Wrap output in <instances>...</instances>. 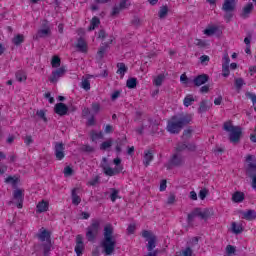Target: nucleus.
<instances>
[{
	"label": "nucleus",
	"mask_w": 256,
	"mask_h": 256,
	"mask_svg": "<svg viewBox=\"0 0 256 256\" xmlns=\"http://www.w3.org/2000/svg\"><path fill=\"white\" fill-rule=\"evenodd\" d=\"M237 1L238 0H224L222 4V11H224V19L226 23H231V19L235 15V11L237 10Z\"/></svg>",
	"instance_id": "0eeeda50"
},
{
	"label": "nucleus",
	"mask_w": 256,
	"mask_h": 256,
	"mask_svg": "<svg viewBox=\"0 0 256 256\" xmlns=\"http://www.w3.org/2000/svg\"><path fill=\"white\" fill-rule=\"evenodd\" d=\"M236 251L237 250H236L235 246H233V245H227L226 246V253H227V255H235Z\"/></svg>",
	"instance_id": "864d4df0"
},
{
	"label": "nucleus",
	"mask_w": 256,
	"mask_h": 256,
	"mask_svg": "<svg viewBox=\"0 0 256 256\" xmlns=\"http://www.w3.org/2000/svg\"><path fill=\"white\" fill-rule=\"evenodd\" d=\"M195 217H199L200 219L207 221V219L213 217V209L205 208L202 210L201 208H194V210L187 216V223H193V221H195Z\"/></svg>",
	"instance_id": "423d86ee"
},
{
	"label": "nucleus",
	"mask_w": 256,
	"mask_h": 256,
	"mask_svg": "<svg viewBox=\"0 0 256 256\" xmlns=\"http://www.w3.org/2000/svg\"><path fill=\"white\" fill-rule=\"evenodd\" d=\"M117 68V74L121 76V79H123V77H125V73L129 71V68L123 62L118 63Z\"/></svg>",
	"instance_id": "393cba45"
},
{
	"label": "nucleus",
	"mask_w": 256,
	"mask_h": 256,
	"mask_svg": "<svg viewBox=\"0 0 256 256\" xmlns=\"http://www.w3.org/2000/svg\"><path fill=\"white\" fill-rule=\"evenodd\" d=\"M211 103L207 100H202L200 102V106L198 108V113H207L211 109Z\"/></svg>",
	"instance_id": "5701e85b"
},
{
	"label": "nucleus",
	"mask_w": 256,
	"mask_h": 256,
	"mask_svg": "<svg viewBox=\"0 0 256 256\" xmlns=\"http://www.w3.org/2000/svg\"><path fill=\"white\" fill-rule=\"evenodd\" d=\"M192 83L195 87H201V85H205V83H209V75L200 74L192 79Z\"/></svg>",
	"instance_id": "dca6fc26"
},
{
	"label": "nucleus",
	"mask_w": 256,
	"mask_h": 256,
	"mask_svg": "<svg viewBox=\"0 0 256 256\" xmlns=\"http://www.w3.org/2000/svg\"><path fill=\"white\" fill-rule=\"evenodd\" d=\"M107 49H109V44L104 43L103 46H101L97 52L98 59H103L105 57V53L107 52Z\"/></svg>",
	"instance_id": "cd10ccee"
},
{
	"label": "nucleus",
	"mask_w": 256,
	"mask_h": 256,
	"mask_svg": "<svg viewBox=\"0 0 256 256\" xmlns=\"http://www.w3.org/2000/svg\"><path fill=\"white\" fill-rule=\"evenodd\" d=\"M110 199H111L112 203H115V201H117V199H119V190L113 188L112 193L110 195Z\"/></svg>",
	"instance_id": "c03bdc74"
},
{
	"label": "nucleus",
	"mask_w": 256,
	"mask_h": 256,
	"mask_svg": "<svg viewBox=\"0 0 256 256\" xmlns=\"http://www.w3.org/2000/svg\"><path fill=\"white\" fill-rule=\"evenodd\" d=\"M151 161H153V152H151V150H148L144 152L143 164L145 165V167H149V165H151Z\"/></svg>",
	"instance_id": "a878e982"
},
{
	"label": "nucleus",
	"mask_w": 256,
	"mask_h": 256,
	"mask_svg": "<svg viewBox=\"0 0 256 256\" xmlns=\"http://www.w3.org/2000/svg\"><path fill=\"white\" fill-rule=\"evenodd\" d=\"M144 131H145V125L143 124L135 129V132L137 133V135H143Z\"/></svg>",
	"instance_id": "774afa93"
},
{
	"label": "nucleus",
	"mask_w": 256,
	"mask_h": 256,
	"mask_svg": "<svg viewBox=\"0 0 256 256\" xmlns=\"http://www.w3.org/2000/svg\"><path fill=\"white\" fill-rule=\"evenodd\" d=\"M85 250V244L83 243V236L77 235L76 236V246H75V253L77 256L83 255V251Z\"/></svg>",
	"instance_id": "a211bd4d"
},
{
	"label": "nucleus",
	"mask_w": 256,
	"mask_h": 256,
	"mask_svg": "<svg viewBox=\"0 0 256 256\" xmlns=\"http://www.w3.org/2000/svg\"><path fill=\"white\" fill-rule=\"evenodd\" d=\"M81 151H83L84 153H93L95 151V148H93L89 144H85L81 147Z\"/></svg>",
	"instance_id": "49530a36"
},
{
	"label": "nucleus",
	"mask_w": 256,
	"mask_h": 256,
	"mask_svg": "<svg viewBox=\"0 0 256 256\" xmlns=\"http://www.w3.org/2000/svg\"><path fill=\"white\" fill-rule=\"evenodd\" d=\"M113 225L108 223L104 226L103 239L101 241V247L105 255H113L115 253V247H117V239L113 236Z\"/></svg>",
	"instance_id": "f03ea898"
},
{
	"label": "nucleus",
	"mask_w": 256,
	"mask_h": 256,
	"mask_svg": "<svg viewBox=\"0 0 256 256\" xmlns=\"http://www.w3.org/2000/svg\"><path fill=\"white\" fill-rule=\"evenodd\" d=\"M126 87H128V89H135L137 87V78H129L126 81Z\"/></svg>",
	"instance_id": "c9c22d12"
},
{
	"label": "nucleus",
	"mask_w": 256,
	"mask_h": 256,
	"mask_svg": "<svg viewBox=\"0 0 256 256\" xmlns=\"http://www.w3.org/2000/svg\"><path fill=\"white\" fill-rule=\"evenodd\" d=\"M64 175L66 177H71V175H73V168H71V166H66L64 168Z\"/></svg>",
	"instance_id": "13d9d810"
},
{
	"label": "nucleus",
	"mask_w": 256,
	"mask_h": 256,
	"mask_svg": "<svg viewBox=\"0 0 256 256\" xmlns=\"http://www.w3.org/2000/svg\"><path fill=\"white\" fill-rule=\"evenodd\" d=\"M24 143L27 146L31 145V143H33V136H31V135L25 136Z\"/></svg>",
	"instance_id": "e2e57ef3"
},
{
	"label": "nucleus",
	"mask_w": 256,
	"mask_h": 256,
	"mask_svg": "<svg viewBox=\"0 0 256 256\" xmlns=\"http://www.w3.org/2000/svg\"><path fill=\"white\" fill-rule=\"evenodd\" d=\"M120 95H121V91L120 90L114 91L112 93V95H111V100L112 101H116V99H119Z\"/></svg>",
	"instance_id": "680f3d73"
},
{
	"label": "nucleus",
	"mask_w": 256,
	"mask_h": 256,
	"mask_svg": "<svg viewBox=\"0 0 256 256\" xmlns=\"http://www.w3.org/2000/svg\"><path fill=\"white\" fill-rule=\"evenodd\" d=\"M234 85L236 91L239 93L241 89H243V85H245V80H243V78H235Z\"/></svg>",
	"instance_id": "7c9ffc66"
},
{
	"label": "nucleus",
	"mask_w": 256,
	"mask_h": 256,
	"mask_svg": "<svg viewBox=\"0 0 256 256\" xmlns=\"http://www.w3.org/2000/svg\"><path fill=\"white\" fill-rule=\"evenodd\" d=\"M195 101V98H193V95H187L185 98H184V107H190V105H193V102Z\"/></svg>",
	"instance_id": "4c0bfd02"
},
{
	"label": "nucleus",
	"mask_w": 256,
	"mask_h": 256,
	"mask_svg": "<svg viewBox=\"0 0 256 256\" xmlns=\"http://www.w3.org/2000/svg\"><path fill=\"white\" fill-rule=\"evenodd\" d=\"M246 97H248L249 99H251L253 105H255L256 103V95L251 93V92H247L246 93Z\"/></svg>",
	"instance_id": "338daca9"
},
{
	"label": "nucleus",
	"mask_w": 256,
	"mask_h": 256,
	"mask_svg": "<svg viewBox=\"0 0 256 256\" xmlns=\"http://www.w3.org/2000/svg\"><path fill=\"white\" fill-rule=\"evenodd\" d=\"M76 47L80 53H87V42H85V39H83L81 37L78 38Z\"/></svg>",
	"instance_id": "b1692460"
},
{
	"label": "nucleus",
	"mask_w": 256,
	"mask_h": 256,
	"mask_svg": "<svg viewBox=\"0 0 256 256\" xmlns=\"http://www.w3.org/2000/svg\"><path fill=\"white\" fill-rule=\"evenodd\" d=\"M90 139H91V141H93V142H95V141H97V140H99V139H103V132H95V131H92L91 133H90Z\"/></svg>",
	"instance_id": "e433bc0d"
},
{
	"label": "nucleus",
	"mask_w": 256,
	"mask_h": 256,
	"mask_svg": "<svg viewBox=\"0 0 256 256\" xmlns=\"http://www.w3.org/2000/svg\"><path fill=\"white\" fill-rule=\"evenodd\" d=\"M36 115L37 117H39V119H42L44 123H47V116L45 115V110H37Z\"/></svg>",
	"instance_id": "09e8293b"
},
{
	"label": "nucleus",
	"mask_w": 256,
	"mask_h": 256,
	"mask_svg": "<svg viewBox=\"0 0 256 256\" xmlns=\"http://www.w3.org/2000/svg\"><path fill=\"white\" fill-rule=\"evenodd\" d=\"M247 166L245 167V173L247 177H256V159L253 155H248L246 158Z\"/></svg>",
	"instance_id": "9d476101"
},
{
	"label": "nucleus",
	"mask_w": 256,
	"mask_h": 256,
	"mask_svg": "<svg viewBox=\"0 0 256 256\" xmlns=\"http://www.w3.org/2000/svg\"><path fill=\"white\" fill-rule=\"evenodd\" d=\"M114 165L116 167L113 169L109 166H102V169L108 177H113L115 175H119L123 171V165H121V158L117 157L113 160Z\"/></svg>",
	"instance_id": "1a4fd4ad"
},
{
	"label": "nucleus",
	"mask_w": 256,
	"mask_h": 256,
	"mask_svg": "<svg viewBox=\"0 0 256 256\" xmlns=\"http://www.w3.org/2000/svg\"><path fill=\"white\" fill-rule=\"evenodd\" d=\"M215 33H217L216 27H211L204 30V35H207L208 37H211V35H215Z\"/></svg>",
	"instance_id": "8fccbe9b"
},
{
	"label": "nucleus",
	"mask_w": 256,
	"mask_h": 256,
	"mask_svg": "<svg viewBox=\"0 0 256 256\" xmlns=\"http://www.w3.org/2000/svg\"><path fill=\"white\" fill-rule=\"evenodd\" d=\"M223 129L224 131H227V133H230V143H239V141H241V135H243V131L240 126H234L231 122H225Z\"/></svg>",
	"instance_id": "39448f33"
},
{
	"label": "nucleus",
	"mask_w": 256,
	"mask_h": 256,
	"mask_svg": "<svg viewBox=\"0 0 256 256\" xmlns=\"http://www.w3.org/2000/svg\"><path fill=\"white\" fill-rule=\"evenodd\" d=\"M72 203L73 205H79L81 203V197L77 195V188L72 190Z\"/></svg>",
	"instance_id": "f704fd0d"
},
{
	"label": "nucleus",
	"mask_w": 256,
	"mask_h": 256,
	"mask_svg": "<svg viewBox=\"0 0 256 256\" xmlns=\"http://www.w3.org/2000/svg\"><path fill=\"white\" fill-rule=\"evenodd\" d=\"M169 13V7L167 5L161 6L158 12V16L160 19H165Z\"/></svg>",
	"instance_id": "2f4dec72"
},
{
	"label": "nucleus",
	"mask_w": 256,
	"mask_h": 256,
	"mask_svg": "<svg viewBox=\"0 0 256 256\" xmlns=\"http://www.w3.org/2000/svg\"><path fill=\"white\" fill-rule=\"evenodd\" d=\"M142 237L148 241L146 245L148 253L146 256H158L159 249L153 250L157 247V236L149 230H143Z\"/></svg>",
	"instance_id": "7ed1b4c3"
},
{
	"label": "nucleus",
	"mask_w": 256,
	"mask_h": 256,
	"mask_svg": "<svg viewBox=\"0 0 256 256\" xmlns=\"http://www.w3.org/2000/svg\"><path fill=\"white\" fill-rule=\"evenodd\" d=\"M13 199L14 201L17 202L16 206L18 209H23V201H24V196H23V190L21 189H16L13 191Z\"/></svg>",
	"instance_id": "2eb2a0df"
},
{
	"label": "nucleus",
	"mask_w": 256,
	"mask_h": 256,
	"mask_svg": "<svg viewBox=\"0 0 256 256\" xmlns=\"http://www.w3.org/2000/svg\"><path fill=\"white\" fill-rule=\"evenodd\" d=\"M118 7H120L121 10L127 9V7H131V2H129L128 0H122V1H120Z\"/></svg>",
	"instance_id": "603ef678"
},
{
	"label": "nucleus",
	"mask_w": 256,
	"mask_h": 256,
	"mask_svg": "<svg viewBox=\"0 0 256 256\" xmlns=\"http://www.w3.org/2000/svg\"><path fill=\"white\" fill-rule=\"evenodd\" d=\"M16 79L19 83H22V81H27V75H25V72L19 71L16 73Z\"/></svg>",
	"instance_id": "79ce46f5"
},
{
	"label": "nucleus",
	"mask_w": 256,
	"mask_h": 256,
	"mask_svg": "<svg viewBox=\"0 0 256 256\" xmlns=\"http://www.w3.org/2000/svg\"><path fill=\"white\" fill-rule=\"evenodd\" d=\"M192 133H193V129L191 127L187 128L183 132L182 139H185V137H188V138L191 137Z\"/></svg>",
	"instance_id": "bf43d9fd"
},
{
	"label": "nucleus",
	"mask_w": 256,
	"mask_h": 256,
	"mask_svg": "<svg viewBox=\"0 0 256 256\" xmlns=\"http://www.w3.org/2000/svg\"><path fill=\"white\" fill-rule=\"evenodd\" d=\"M24 41H25V36H23V34H18L12 39V43H14V45H16L17 47H19L21 43H24Z\"/></svg>",
	"instance_id": "72a5a7b5"
},
{
	"label": "nucleus",
	"mask_w": 256,
	"mask_h": 256,
	"mask_svg": "<svg viewBox=\"0 0 256 256\" xmlns=\"http://www.w3.org/2000/svg\"><path fill=\"white\" fill-rule=\"evenodd\" d=\"M185 149H187V144H185V143L180 142L176 146L177 153H181L182 151H185Z\"/></svg>",
	"instance_id": "5fc2aeb1"
},
{
	"label": "nucleus",
	"mask_w": 256,
	"mask_h": 256,
	"mask_svg": "<svg viewBox=\"0 0 256 256\" xmlns=\"http://www.w3.org/2000/svg\"><path fill=\"white\" fill-rule=\"evenodd\" d=\"M99 25H101V20L99 19V17L94 16L90 22L88 31H95V29H97V27H99Z\"/></svg>",
	"instance_id": "bb28decb"
},
{
	"label": "nucleus",
	"mask_w": 256,
	"mask_h": 256,
	"mask_svg": "<svg viewBox=\"0 0 256 256\" xmlns=\"http://www.w3.org/2000/svg\"><path fill=\"white\" fill-rule=\"evenodd\" d=\"M185 164V159H183V156L179 154H173L172 157L169 159L168 163L165 164V167L169 170H171L173 167H181Z\"/></svg>",
	"instance_id": "9b49d317"
},
{
	"label": "nucleus",
	"mask_w": 256,
	"mask_h": 256,
	"mask_svg": "<svg viewBox=\"0 0 256 256\" xmlns=\"http://www.w3.org/2000/svg\"><path fill=\"white\" fill-rule=\"evenodd\" d=\"M191 121H193V116H191V114L181 113L174 115L170 120L167 121L166 130L171 135H179L183 128L191 124Z\"/></svg>",
	"instance_id": "f257e3e1"
},
{
	"label": "nucleus",
	"mask_w": 256,
	"mask_h": 256,
	"mask_svg": "<svg viewBox=\"0 0 256 256\" xmlns=\"http://www.w3.org/2000/svg\"><path fill=\"white\" fill-rule=\"evenodd\" d=\"M36 236L40 241H46L42 244L43 253L44 256H49V253H51V247H53V244H51V232L47 231L45 228H41L40 232L36 234Z\"/></svg>",
	"instance_id": "6e6552de"
},
{
	"label": "nucleus",
	"mask_w": 256,
	"mask_h": 256,
	"mask_svg": "<svg viewBox=\"0 0 256 256\" xmlns=\"http://www.w3.org/2000/svg\"><path fill=\"white\" fill-rule=\"evenodd\" d=\"M47 35H51V29L48 26L45 29H41L37 32L36 39L47 37Z\"/></svg>",
	"instance_id": "c85d7f7f"
},
{
	"label": "nucleus",
	"mask_w": 256,
	"mask_h": 256,
	"mask_svg": "<svg viewBox=\"0 0 256 256\" xmlns=\"http://www.w3.org/2000/svg\"><path fill=\"white\" fill-rule=\"evenodd\" d=\"M207 195H209V190L207 188H203L199 191V198L204 201V199L207 197Z\"/></svg>",
	"instance_id": "de8ad7c7"
},
{
	"label": "nucleus",
	"mask_w": 256,
	"mask_h": 256,
	"mask_svg": "<svg viewBox=\"0 0 256 256\" xmlns=\"http://www.w3.org/2000/svg\"><path fill=\"white\" fill-rule=\"evenodd\" d=\"M232 231L236 235H240V233H243V226L237 225V223L233 222L232 223Z\"/></svg>",
	"instance_id": "a19ab883"
},
{
	"label": "nucleus",
	"mask_w": 256,
	"mask_h": 256,
	"mask_svg": "<svg viewBox=\"0 0 256 256\" xmlns=\"http://www.w3.org/2000/svg\"><path fill=\"white\" fill-rule=\"evenodd\" d=\"M183 256H193V249L191 247H186L184 250H182Z\"/></svg>",
	"instance_id": "6e6d98bb"
},
{
	"label": "nucleus",
	"mask_w": 256,
	"mask_h": 256,
	"mask_svg": "<svg viewBox=\"0 0 256 256\" xmlns=\"http://www.w3.org/2000/svg\"><path fill=\"white\" fill-rule=\"evenodd\" d=\"M176 196L174 193H170L168 199H167V205H173L175 203Z\"/></svg>",
	"instance_id": "052dcab7"
},
{
	"label": "nucleus",
	"mask_w": 256,
	"mask_h": 256,
	"mask_svg": "<svg viewBox=\"0 0 256 256\" xmlns=\"http://www.w3.org/2000/svg\"><path fill=\"white\" fill-rule=\"evenodd\" d=\"M67 73L65 67H60L54 71H52L51 76L49 77L50 83H57L61 77H63Z\"/></svg>",
	"instance_id": "ddd939ff"
},
{
	"label": "nucleus",
	"mask_w": 256,
	"mask_h": 256,
	"mask_svg": "<svg viewBox=\"0 0 256 256\" xmlns=\"http://www.w3.org/2000/svg\"><path fill=\"white\" fill-rule=\"evenodd\" d=\"M180 81L184 85H191V83H193V80L189 79L186 74L180 76Z\"/></svg>",
	"instance_id": "a18cd8bd"
},
{
	"label": "nucleus",
	"mask_w": 256,
	"mask_h": 256,
	"mask_svg": "<svg viewBox=\"0 0 256 256\" xmlns=\"http://www.w3.org/2000/svg\"><path fill=\"white\" fill-rule=\"evenodd\" d=\"M233 203H243L245 201V193L241 191H236L232 195Z\"/></svg>",
	"instance_id": "412c9836"
},
{
	"label": "nucleus",
	"mask_w": 256,
	"mask_h": 256,
	"mask_svg": "<svg viewBox=\"0 0 256 256\" xmlns=\"http://www.w3.org/2000/svg\"><path fill=\"white\" fill-rule=\"evenodd\" d=\"M110 147H113V139H111V138L100 144L101 151H107V149H110Z\"/></svg>",
	"instance_id": "473e14b6"
},
{
	"label": "nucleus",
	"mask_w": 256,
	"mask_h": 256,
	"mask_svg": "<svg viewBox=\"0 0 256 256\" xmlns=\"http://www.w3.org/2000/svg\"><path fill=\"white\" fill-rule=\"evenodd\" d=\"M253 9H255V6L251 2L245 5L242 9V13L240 14L242 19H248L251 13H253Z\"/></svg>",
	"instance_id": "6ab92c4d"
},
{
	"label": "nucleus",
	"mask_w": 256,
	"mask_h": 256,
	"mask_svg": "<svg viewBox=\"0 0 256 256\" xmlns=\"http://www.w3.org/2000/svg\"><path fill=\"white\" fill-rule=\"evenodd\" d=\"M229 63H231V59L229 58V54H224L223 56V63H222V76L229 77L230 70H229Z\"/></svg>",
	"instance_id": "f3484780"
},
{
	"label": "nucleus",
	"mask_w": 256,
	"mask_h": 256,
	"mask_svg": "<svg viewBox=\"0 0 256 256\" xmlns=\"http://www.w3.org/2000/svg\"><path fill=\"white\" fill-rule=\"evenodd\" d=\"M51 65L54 69L61 67V58H59V56H53Z\"/></svg>",
	"instance_id": "ea45409f"
},
{
	"label": "nucleus",
	"mask_w": 256,
	"mask_h": 256,
	"mask_svg": "<svg viewBox=\"0 0 256 256\" xmlns=\"http://www.w3.org/2000/svg\"><path fill=\"white\" fill-rule=\"evenodd\" d=\"M164 80H165V75L160 74L154 79V85H156V87H161L163 85Z\"/></svg>",
	"instance_id": "58836bf2"
},
{
	"label": "nucleus",
	"mask_w": 256,
	"mask_h": 256,
	"mask_svg": "<svg viewBox=\"0 0 256 256\" xmlns=\"http://www.w3.org/2000/svg\"><path fill=\"white\" fill-rule=\"evenodd\" d=\"M54 112L56 113V115H59L60 117H64V115H69V108L65 103L60 102L55 104Z\"/></svg>",
	"instance_id": "4468645a"
},
{
	"label": "nucleus",
	"mask_w": 256,
	"mask_h": 256,
	"mask_svg": "<svg viewBox=\"0 0 256 256\" xmlns=\"http://www.w3.org/2000/svg\"><path fill=\"white\" fill-rule=\"evenodd\" d=\"M101 232V220L93 219L91 224L86 228V240L89 243H95Z\"/></svg>",
	"instance_id": "20e7f679"
},
{
	"label": "nucleus",
	"mask_w": 256,
	"mask_h": 256,
	"mask_svg": "<svg viewBox=\"0 0 256 256\" xmlns=\"http://www.w3.org/2000/svg\"><path fill=\"white\" fill-rule=\"evenodd\" d=\"M242 219H246V221H255L256 211L250 209L246 212H242Z\"/></svg>",
	"instance_id": "4be33fe9"
},
{
	"label": "nucleus",
	"mask_w": 256,
	"mask_h": 256,
	"mask_svg": "<svg viewBox=\"0 0 256 256\" xmlns=\"http://www.w3.org/2000/svg\"><path fill=\"white\" fill-rule=\"evenodd\" d=\"M54 155L57 161L65 159V144L63 142L54 143Z\"/></svg>",
	"instance_id": "f8f14e48"
},
{
	"label": "nucleus",
	"mask_w": 256,
	"mask_h": 256,
	"mask_svg": "<svg viewBox=\"0 0 256 256\" xmlns=\"http://www.w3.org/2000/svg\"><path fill=\"white\" fill-rule=\"evenodd\" d=\"M136 230H137V225L129 224L127 227V235H133Z\"/></svg>",
	"instance_id": "3c124183"
},
{
	"label": "nucleus",
	"mask_w": 256,
	"mask_h": 256,
	"mask_svg": "<svg viewBox=\"0 0 256 256\" xmlns=\"http://www.w3.org/2000/svg\"><path fill=\"white\" fill-rule=\"evenodd\" d=\"M81 87L84 89V91H89L91 89V82L89 79H84L81 83Z\"/></svg>",
	"instance_id": "37998d69"
},
{
	"label": "nucleus",
	"mask_w": 256,
	"mask_h": 256,
	"mask_svg": "<svg viewBox=\"0 0 256 256\" xmlns=\"http://www.w3.org/2000/svg\"><path fill=\"white\" fill-rule=\"evenodd\" d=\"M5 183L10 184L13 187H17L19 184V178L17 176H8L5 178Z\"/></svg>",
	"instance_id": "c756f323"
},
{
	"label": "nucleus",
	"mask_w": 256,
	"mask_h": 256,
	"mask_svg": "<svg viewBox=\"0 0 256 256\" xmlns=\"http://www.w3.org/2000/svg\"><path fill=\"white\" fill-rule=\"evenodd\" d=\"M195 45L197 47H207V43L201 39H196Z\"/></svg>",
	"instance_id": "0e129e2a"
},
{
	"label": "nucleus",
	"mask_w": 256,
	"mask_h": 256,
	"mask_svg": "<svg viewBox=\"0 0 256 256\" xmlns=\"http://www.w3.org/2000/svg\"><path fill=\"white\" fill-rule=\"evenodd\" d=\"M186 149L188 151H197V145L195 143L186 144Z\"/></svg>",
	"instance_id": "69168bd1"
},
{
	"label": "nucleus",
	"mask_w": 256,
	"mask_h": 256,
	"mask_svg": "<svg viewBox=\"0 0 256 256\" xmlns=\"http://www.w3.org/2000/svg\"><path fill=\"white\" fill-rule=\"evenodd\" d=\"M47 211H49V202L42 200L37 204L36 206L37 213H45Z\"/></svg>",
	"instance_id": "aec40b11"
},
{
	"label": "nucleus",
	"mask_w": 256,
	"mask_h": 256,
	"mask_svg": "<svg viewBox=\"0 0 256 256\" xmlns=\"http://www.w3.org/2000/svg\"><path fill=\"white\" fill-rule=\"evenodd\" d=\"M92 111L96 114L99 113L101 111V104L97 102L92 103Z\"/></svg>",
	"instance_id": "4d7b16f0"
}]
</instances>
